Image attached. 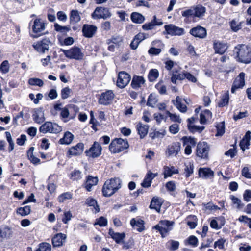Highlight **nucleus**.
Here are the masks:
<instances>
[{"mask_svg":"<svg viewBox=\"0 0 251 251\" xmlns=\"http://www.w3.org/2000/svg\"><path fill=\"white\" fill-rule=\"evenodd\" d=\"M130 224L133 228L136 227V230L139 232L143 231L145 229V221L139 219L136 220L135 218H132L130 221Z\"/></svg>","mask_w":251,"mask_h":251,"instance_id":"obj_32","label":"nucleus"},{"mask_svg":"<svg viewBox=\"0 0 251 251\" xmlns=\"http://www.w3.org/2000/svg\"><path fill=\"white\" fill-rule=\"evenodd\" d=\"M202 206L203 207V210L206 211L207 210H219L220 209V208L218 207L217 205L213 204L211 202H209L206 203H202Z\"/></svg>","mask_w":251,"mask_h":251,"instance_id":"obj_51","label":"nucleus"},{"mask_svg":"<svg viewBox=\"0 0 251 251\" xmlns=\"http://www.w3.org/2000/svg\"><path fill=\"white\" fill-rule=\"evenodd\" d=\"M97 31V27L93 25L84 24L82 28V35L88 38H92Z\"/></svg>","mask_w":251,"mask_h":251,"instance_id":"obj_20","label":"nucleus"},{"mask_svg":"<svg viewBox=\"0 0 251 251\" xmlns=\"http://www.w3.org/2000/svg\"><path fill=\"white\" fill-rule=\"evenodd\" d=\"M216 136H222L225 133V125L224 122H221L216 126Z\"/></svg>","mask_w":251,"mask_h":251,"instance_id":"obj_53","label":"nucleus"},{"mask_svg":"<svg viewBox=\"0 0 251 251\" xmlns=\"http://www.w3.org/2000/svg\"><path fill=\"white\" fill-rule=\"evenodd\" d=\"M158 176V173H153L150 170L147 172L141 185L143 188H149L151 186L152 180Z\"/></svg>","mask_w":251,"mask_h":251,"instance_id":"obj_27","label":"nucleus"},{"mask_svg":"<svg viewBox=\"0 0 251 251\" xmlns=\"http://www.w3.org/2000/svg\"><path fill=\"white\" fill-rule=\"evenodd\" d=\"M31 212V207L29 205L25 206L23 207H18L16 210V212L22 216H25L30 214Z\"/></svg>","mask_w":251,"mask_h":251,"instance_id":"obj_47","label":"nucleus"},{"mask_svg":"<svg viewBox=\"0 0 251 251\" xmlns=\"http://www.w3.org/2000/svg\"><path fill=\"white\" fill-rule=\"evenodd\" d=\"M74 138V135L69 131H66L63 137L60 138L58 143L61 145H69Z\"/></svg>","mask_w":251,"mask_h":251,"instance_id":"obj_35","label":"nucleus"},{"mask_svg":"<svg viewBox=\"0 0 251 251\" xmlns=\"http://www.w3.org/2000/svg\"><path fill=\"white\" fill-rule=\"evenodd\" d=\"M233 51L238 62L245 64L251 62V47L249 46L244 44H238L234 47Z\"/></svg>","mask_w":251,"mask_h":251,"instance_id":"obj_4","label":"nucleus"},{"mask_svg":"<svg viewBox=\"0 0 251 251\" xmlns=\"http://www.w3.org/2000/svg\"><path fill=\"white\" fill-rule=\"evenodd\" d=\"M47 23L41 18L32 19L29 23L28 28L30 29V36L33 38H37L44 35Z\"/></svg>","mask_w":251,"mask_h":251,"instance_id":"obj_3","label":"nucleus"},{"mask_svg":"<svg viewBox=\"0 0 251 251\" xmlns=\"http://www.w3.org/2000/svg\"><path fill=\"white\" fill-rule=\"evenodd\" d=\"M122 186V180L119 177H114L107 179L101 189L102 196L110 197L113 196L121 188Z\"/></svg>","mask_w":251,"mask_h":251,"instance_id":"obj_2","label":"nucleus"},{"mask_svg":"<svg viewBox=\"0 0 251 251\" xmlns=\"http://www.w3.org/2000/svg\"><path fill=\"white\" fill-rule=\"evenodd\" d=\"M130 80L131 76L129 74L125 71H121L118 75L117 86L120 88H124L128 85Z\"/></svg>","mask_w":251,"mask_h":251,"instance_id":"obj_17","label":"nucleus"},{"mask_svg":"<svg viewBox=\"0 0 251 251\" xmlns=\"http://www.w3.org/2000/svg\"><path fill=\"white\" fill-rule=\"evenodd\" d=\"M163 203V200L158 197H153L151 200L149 208L155 210L157 213H160L161 207Z\"/></svg>","mask_w":251,"mask_h":251,"instance_id":"obj_26","label":"nucleus"},{"mask_svg":"<svg viewBox=\"0 0 251 251\" xmlns=\"http://www.w3.org/2000/svg\"><path fill=\"white\" fill-rule=\"evenodd\" d=\"M69 177L73 181H78L82 178V173L79 170L75 169L69 174Z\"/></svg>","mask_w":251,"mask_h":251,"instance_id":"obj_45","label":"nucleus"},{"mask_svg":"<svg viewBox=\"0 0 251 251\" xmlns=\"http://www.w3.org/2000/svg\"><path fill=\"white\" fill-rule=\"evenodd\" d=\"M39 130L40 132L43 134L47 133L57 134L62 131V127L56 123L47 121L40 126Z\"/></svg>","mask_w":251,"mask_h":251,"instance_id":"obj_10","label":"nucleus"},{"mask_svg":"<svg viewBox=\"0 0 251 251\" xmlns=\"http://www.w3.org/2000/svg\"><path fill=\"white\" fill-rule=\"evenodd\" d=\"M60 51L63 52L65 57L70 59L81 60L84 57L81 49L77 46H74L69 50L60 49Z\"/></svg>","mask_w":251,"mask_h":251,"instance_id":"obj_8","label":"nucleus"},{"mask_svg":"<svg viewBox=\"0 0 251 251\" xmlns=\"http://www.w3.org/2000/svg\"><path fill=\"white\" fill-rule=\"evenodd\" d=\"M108 222L106 218L101 216L96 219V221L94 224V225H99L100 227H104L107 225Z\"/></svg>","mask_w":251,"mask_h":251,"instance_id":"obj_58","label":"nucleus"},{"mask_svg":"<svg viewBox=\"0 0 251 251\" xmlns=\"http://www.w3.org/2000/svg\"><path fill=\"white\" fill-rule=\"evenodd\" d=\"M245 74L244 72H241L235 78L231 88V92L232 93H234L238 89L241 88L245 85Z\"/></svg>","mask_w":251,"mask_h":251,"instance_id":"obj_23","label":"nucleus"},{"mask_svg":"<svg viewBox=\"0 0 251 251\" xmlns=\"http://www.w3.org/2000/svg\"><path fill=\"white\" fill-rule=\"evenodd\" d=\"M130 19L131 21L135 24H142L145 19L142 14L136 12H133L131 14Z\"/></svg>","mask_w":251,"mask_h":251,"instance_id":"obj_39","label":"nucleus"},{"mask_svg":"<svg viewBox=\"0 0 251 251\" xmlns=\"http://www.w3.org/2000/svg\"><path fill=\"white\" fill-rule=\"evenodd\" d=\"M229 94L228 92L224 93L222 96L221 99L218 103V106L219 107H224L227 105L229 103Z\"/></svg>","mask_w":251,"mask_h":251,"instance_id":"obj_48","label":"nucleus"},{"mask_svg":"<svg viewBox=\"0 0 251 251\" xmlns=\"http://www.w3.org/2000/svg\"><path fill=\"white\" fill-rule=\"evenodd\" d=\"M34 150V147H31L27 151V156L28 159L30 160V162L33 164L36 165L40 164V159L35 157L33 155V151Z\"/></svg>","mask_w":251,"mask_h":251,"instance_id":"obj_37","label":"nucleus"},{"mask_svg":"<svg viewBox=\"0 0 251 251\" xmlns=\"http://www.w3.org/2000/svg\"><path fill=\"white\" fill-rule=\"evenodd\" d=\"M145 83V80L142 76L134 75L131 83V87L135 90L141 88Z\"/></svg>","mask_w":251,"mask_h":251,"instance_id":"obj_30","label":"nucleus"},{"mask_svg":"<svg viewBox=\"0 0 251 251\" xmlns=\"http://www.w3.org/2000/svg\"><path fill=\"white\" fill-rule=\"evenodd\" d=\"M52 43L48 37H44L33 43L32 46L34 50L39 54H43L48 52Z\"/></svg>","mask_w":251,"mask_h":251,"instance_id":"obj_7","label":"nucleus"},{"mask_svg":"<svg viewBox=\"0 0 251 251\" xmlns=\"http://www.w3.org/2000/svg\"><path fill=\"white\" fill-rule=\"evenodd\" d=\"M54 29L57 32H60L62 33H66L69 32L71 29L69 26H61L57 23L54 24Z\"/></svg>","mask_w":251,"mask_h":251,"instance_id":"obj_56","label":"nucleus"},{"mask_svg":"<svg viewBox=\"0 0 251 251\" xmlns=\"http://www.w3.org/2000/svg\"><path fill=\"white\" fill-rule=\"evenodd\" d=\"M12 231L11 227L6 226L3 228H0V237L1 238H8L12 235Z\"/></svg>","mask_w":251,"mask_h":251,"instance_id":"obj_42","label":"nucleus"},{"mask_svg":"<svg viewBox=\"0 0 251 251\" xmlns=\"http://www.w3.org/2000/svg\"><path fill=\"white\" fill-rule=\"evenodd\" d=\"M90 120L89 121V123L92 124L91 127L95 131H98V128H97V126H100L99 122L95 119L94 114L93 111H91L90 112Z\"/></svg>","mask_w":251,"mask_h":251,"instance_id":"obj_55","label":"nucleus"},{"mask_svg":"<svg viewBox=\"0 0 251 251\" xmlns=\"http://www.w3.org/2000/svg\"><path fill=\"white\" fill-rule=\"evenodd\" d=\"M204 128L205 127L203 126H200L195 125L189 126V127H188L189 131L192 133H194L196 132L201 133Z\"/></svg>","mask_w":251,"mask_h":251,"instance_id":"obj_60","label":"nucleus"},{"mask_svg":"<svg viewBox=\"0 0 251 251\" xmlns=\"http://www.w3.org/2000/svg\"><path fill=\"white\" fill-rule=\"evenodd\" d=\"M212 113L210 110L205 109L201 111L200 115V123L202 125L207 124V121L211 119Z\"/></svg>","mask_w":251,"mask_h":251,"instance_id":"obj_33","label":"nucleus"},{"mask_svg":"<svg viewBox=\"0 0 251 251\" xmlns=\"http://www.w3.org/2000/svg\"><path fill=\"white\" fill-rule=\"evenodd\" d=\"M162 24L163 22L162 21H157L156 16L154 15L151 22L144 24L142 27L144 30H149L152 29L155 25H161Z\"/></svg>","mask_w":251,"mask_h":251,"instance_id":"obj_34","label":"nucleus"},{"mask_svg":"<svg viewBox=\"0 0 251 251\" xmlns=\"http://www.w3.org/2000/svg\"><path fill=\"white\" fill-rule=\"evenodd\" d=\"M108 234L117 244H121L123 242V240L126 237L125 232H115L112 228L109 229Z\"/></svg>","mask_w":251,"mask_h":251,"instance_id":"obj_29","label":"nucleus"},{"mask_svg":"<svg viewBox=\"0 0 251 251\" xmlns=\"http://www.w3.org/2000/svg\"><path fill=\"white\" fill-rule=\"evenodd\" d=\"M81 20L79 13L77 10H72L70 14V24H75L79 22Z\"/></svg>","mask_w":251,"mask_h":251,"instance_id":"obj_41","label":"nucleus"},{"mask_svg":"<svg viewBox=\"0 0 251 251\" xmlns=\"http://www.w3.org/2000/svg\"><path fill=\"white\" fill-rule=\"evenodd\" d=\"M111 15L109 8L104 7H97L91 14V17L93 19H106L110 18Z\"/></svg>","mask_w":251,"mask_h":251,"instance_id":"obj_12","label":"nucleus"},{"mask_svg":"<svg viewBox=\"0 0 251 251\" xmlns=\"http://www.w3.org/2000/svg\"><path fill=\"white\" fill-rule=\"evenodd\" d=\"M159 75V72L156 69H151L149 71L148 78L150 82H153L156 80Z\"/></svg>","mask_w":251,"mask_h":251,"instance_id":"obj_44","label":"nucleus"},{"mask_svg":"<svg viewBox=\"0 0 251 251\" xmlns=\"http://www.w3.org/2000/svg\"><path fill=\"white\" fill-rule=\"evenodd\" d=\"M205 12L206 8L202 5L199 4L181 11V15L184 18V22L189 24L196 23L200 19H202Z\"/></svg>","mask_w":251,"mask_h":251,"instance_id":"obj_1","label":"nucleus"},{"mask_svg":"<svg viewBox=\"0 0 251 251\" xmlns=\"http://www.w3.org/2000/svg\"><path fill=\"white\" fill-rule=\"evenodd\" d=\"M28 84L32 86H38L41 87L44 84L43 81L38 78H31L28 80Z\"/></svg>","mask_w":251,"mask_h":251,"instance_id":"obj_57","label":"nucleus"},{"mask_svg":"<svg viewBox=\"0 0 251 251\" xmlns=\"http://www.w3.org/2000/svg\"><path fill=\"white\" fill-rule=\"evenodd\" d=\"M114 96L112 90H106L105 92L101 93L98 99V102L99 104L103 105H109L112 102Z\"/></svg>","mask_w":251,"mask_h":251,"instance_id":"obj_16","label":"nucleus"},{"mask_svg":"<svg viewBox=\"0 0 251 251\" xmlns=\"http://www.w3.org/2000/svg\"><path fill=\"white\" fill-rule=\"evenodd\" d=\"M165 130H163L162 132H160L154 130L153 131L149 133V137L152 140L156 138H163L165 136Z\"/></svg>","mask_w":251,"mask_h":251,"instance_id":"obj_54","label":"nucleus"},{"mask_svg":"<svg viewBox=\"0 0 251 251\" xmlns=\"http://www.w3.org/2000/svg\"><path fill=\"white\" fill-rule=\"evenodd\" d=\"M198 176L204 179L212 178L214 176V172L210 168H200L198 170Z\"/></svg>","mask_w":251,"mask_h":251,"instance_id":"obj_28","label":"nucleus"},{"mask_svg":"<svg viewBox=\"0 0 251 251\" xmlns=\"http://www.w3.org/2000/svg\"><path fill=\"white\" fill-rule=\"evenodd\" d=\"M32 118L34 121L37 124H41L44 122L45 118L44 108L39 107L34 109L32 114Z\"/></svg>","mask_w":251,"mask_h":251,"instance_id":"obj_24","label":"nucleus"},{"mask_svg":"<svg viewBox=\"0 0 251 251\" xmlns=\"http://www.w3.org/2000/svg\"><path fill=\"white\" fill-rule=\"evenodd\" d=\"M69 109L71 110L70 119H74L75 117L76 113L79 111V108L77 106L74 104L67 105L61 110L60 117L61 118L65 119L69 117L70 115Z\"/></svg>","mask_w":251,"mask_h":251,"instance_id":"obj_13","label":"nucleus"},{"mask_svg":"<svg viewBox=\"0 0 251 251\" xmlns=\"http://www.w3.org/2000/svg\"><path fill=\"white\" fill-rule=\"evenodd\" d=\"M84 144L82 142H79L76 145L71 147L67 151L66 156L70 158L73 156H80L83 152Z\"/></svg>","mask_w":251,"mask_h":251,"instance_id":"obj_14","label":"nucleus"},{"mask_svg":"<svg viewBox=\"0 0 251 251\" xmlns=\"http://www.w3.org/2000/svg\"><path fill=\"white\" fill-rule=\"evenodd\" d=\"M101 145L99 142L95 141L89 149L85 150L84 153L85 155L88 157L96 158L101 154Z\"/></svg>","mask_w":251,"mask_h":251,"instance_id":"obj_11","label":"nucleus"},{"mask_svg":"<svg viewBox=\"0 0 251 251\" xmlns=\"http://www.w3.org/2000/svg\"><path fill=\"white\" fill-rule=\"evenodd\" d=\"M98 181L99 179L97 176L88 175L86 176V179L82 186L83 188H85L87 191L90 192L92 191V187L97 185Z\"/></svg>","mask_w":251,"mask_h":251,"instance_id":"obj_22","label":"nucleus"},{"mask_svg":"<svg viewBox=\"0 0 251 251\" xmlns=\"http://www.w3.org/2000/svg\"><path fill=\"white\" fill-rule=\"evenodd\" d=\"M238 220L240 222H244L245 223H247L249 228L251 229V218H249L247 216L242 215L239 217Z\"/></svg>","mask_w":251,"mask_h":251,"instance_id":"obj_64","label":"nucleus"},{"mask_svg":"<svg viewBox=\"0 0 251 251\" xmlns=\"http://www.w3.org/2000/svg\"><path fill=\"white\" fill-rule=\"evenodd\" d=\"M229 46L227 43L218 40H214L213 48L216 54L223 55L228 50Z\"/></svg>","mask_w":251,"mask_h":251,"instance_id":"obj_19","label":"nucleus"},{"mask_svg":"<svg viewBox=\"0 0 251 251\" xmlns=\"http://www.w3.org/2000/svg\"><path fill=\"white\" fill-rule=\"evenodd\" d=\"M226 240L223 238H220L217 241H215L214 244V248L215 249L218 248L220 250L225 249V243Z\"/></svg>","mask_w":251,"mask_h":251,"instance_id":"obj_61","label":"nucleus"},{"mask_svg":"<svg viewBox=\"0 0 251 251\" xmlns=\"http://www.w3.org/2000/svg\"><path fill=\"white\" fill-rule=\"evenodd\" d=\"M128 148L127 140L121 138L113 139L109 145V151L113 153L121 152Z\"/></svg>","mask_w":251,"mask_h":251,"instance_id":"obj_5","label":"nucleus"},{"mask_svg":"<svg viewBox=\"0 0 251 251\" xmlns=\"http://www.w3.org/2000/svg\"><path fill=\"white\" fill-rule=\"evenodd\" d=\"M163 82L162 80L159 81L155 85V88L158 90L159 94L161 95L166 94V87L165 85L163 84Z\"/></svg>","mask_w":251,"mask_h":251,"instance_id":"obj_52","label":"nucleus"},{"mask_svg":"<svg viewBox=\"0 0 251 251\" xmlns=\"http://www.w3.org/2000/svg\"><path fill=\"white\" fill-rule=\"evenodd\" d=\"M194 170V165L193 164H189V166H186L184 168V174L186 178H188L191 176V175L193 173Z\"/></svg>","mask_w":251,"mask_h":251,"instance_id":"obj_62","label":"nucleus"},{"mask_svg":"<svg viewBox=\"0 0 251 251\" xmlns=\"http://www.w3.org/2000/svg\"><path fill=\"white\" fill-rule=\"evenodd\" d=\"M189 33L192 36L200 39H203L207 35L206 29L201 25H197L192 28L190 30Z\"/></svg>","mask_w":251,"mask_h":251,"instance_id":"obj_21","label":"nucleus"},{"mask_svg":"<svg viewBox=\"0 0 251 251\" xmlns=\"http://www.w3.org/2000/svg\"><path fill=\"white\" fill-rule=\"evenodd\" d=\"M183 145L186 146L184 149V153L186 155H189L192 153L191 146L194 147L196 145L197 139L191 136H184L181 139Z\"/></svg>","mask_w":251,"mask_h":251,"instance_id":"obj_15","label":"nucleus"},{"mask_svg":"<svg viewBox=\"0 0 251 251\" xmlns=\"http://www.w3.org/2000/svg\"><path fill=\"white\" fill-rule=\"evenodd\" d=\"M169 155H177L180 151V143L179 142H173L167 148Z\"/></svg>","mask_w":251,"mask_h":251,"instance_id":"obj_36","label":"nucleus"},{"mask_svg":"<svg viewBox=\"0 0 251 251\" xmlns=\"http://www.w3.org/2000/svg\"><path fill=\"white\" fill-rule=\"evenodd\" d=\"M149 126L147 125H143L141 122H139L136 126V129L140 139L145 138L148 134Z\"/></svg>","mask_w":251,"mask_h":251,"instance_id":"obj_31","label":"nucleus"},{"mask_svg":"<svg viewBox=\"0 0 251 251\" xmlns=\"http://www.w3.org/2000/svg\"><path fill=\"white\" fill-rule=\"evenodd\" d=\"M195 154L197 157L201 159L208 160L210 147L206 142H199L197 143Z\"/></svg>","mask_w":251,"mask_h":251,"instance_id":"obj_9","label":"nucleus"},{"mask_svg":"<svg viewBox=\"0 0 251 251\" xmlns=\"http://www.w3.org/2000/svg\"><path fill=\"white\" fill-rule=\"evenodd\" d=\"M66 235L62 233H58L54 235L51 239V243L53 248L62 246L66 239Z\"/></svg>","mask_w":251,"mask_h":251,"instance_id":"obj_25","label":"nucleus"},{"mask_svg":"<svg viewBox=\"0 0 251 251\" xmlns=\"http://www.w3.org/2000/svg\"><path fill=\"white\" fill-rule=\"evenodd\" d=\"M172 102L180 112L185 113L187 111V107L185 104L181 102V100L179 96H177L175 100H172Z\"/></svg>","mask_w":251,"mask_h":251,"instance_id":"obj_38","label":"nucleus"},{"mask_svg":"<svg viewBox=\"0 0 251 251\" xmlns=\"http://www.w3.org/2000/svg\"><path fill=\"white\" fill-rule=\"evenodd\" d=\"M122 243L123 244L122 248L123 249L127 250L133 247L134 246V240L132 237H131L126 242L124 240L123 242Z\"/></svg>","mask_w":251,"mask_h":251,"instance_id":"obj_59","label":"nucleus"},{"mask_svg":"<svg viewBox=\"0 0 251 251\" xmlns=\"http://www.w3.org/2000/svg\"><path fill=\"white\" fill-rule=\"evenodd\" d=\"M174 222L168 220H161L158 224L152 227V230H156L159 232L162 238H165L172 230L171 226Z\"/></svg>","mask_w":251,"mask_h":251,"instance_id":"obj_6","label":"nucleus"},{"mask_svg":"<svg viewBox=\"0 0 251 251\" xmlns=\"http://www.w3.org/2000/svg\"><path fill=\"white\" fill-rule=\"evenodd\" d=\"M164 29L166 33L171 36H181L185 33L184 28L177 26L173 24L165 25Z\"/></svg>","mask_w":251,"mask_h":251,"instance_id":"obj_18","label":"nucleus"},{"mask_svg":"<svg viewBox=\"0 0 251 251\" xmlns=\"http://www.w3.org/2000/svg\"><path fill=\"white\" fill-rule=\"evenodd\" d=\"M230 199L232 201L233 203L237 205L236 207L238 209H241L244 206V204L241 202V201L235 196L231 195Z\"/></svg>","mask_w":251,"mask_h":251,"instance_id":"obj_63","label":"nucleus"},{"mask_svg":"<svg viewBox=\"0 0 251 251\" xmlns=\"http://www.w3.org/2000/svg\"><path fill=\"white\" fill-rule=\"evenodd\" d=\"M164 169V175L165 178H166L168 177H171L173 174H176L178 173V170L177 169H175L174 167L170 168L169 167L165 166Z\"/></svg>","mask_w":251,"mask_h":251,"instance_id":"obj_46","label":"nucleus"},{"mask_svg":"<svg viewBox=\"0 0 251 251\" xmlns=\"http://www.w3.org/2000/svg\"><path fill=\"white\" fill-rule=\"evenodd\" d=\"M72 198V194L70 192L63 193L58 196L57 198L58 201L59 203H62L65 201L71 199Z\"/></svg>","mask_w":251,"mask_h":251,"instance_id":"obj_50","label":"nucleus"},{"mask_svg":"<svg viewBox=\"0 0 251 251\" xmlns=\"http://www.w3.org/2000/svg\"><path fill=\"white\" fill-rule=\"evenodd\" d=\"M187 224L191 229L195 228L197 225L198 219L197 216L194 215H190L187 217Z\"/></svg>","mask_w":251,"mask_h":251,"instance_id":"obj_43","label":"nucleus"},{"mask_svg":"<svg viewBox=\"0 0 251 251\" xmlns=\"http://www.w3.org/2000/svg\"><path fill=\"white\" fill-rule=\"evenodd\" d=\"M199 243L198 238L194 235H191L185 240V244L189 245L192 247H196Z\"/></svg>","mask_w":251,"mask_h":251,"instance_id":"obj_49","label":"nucleus"},{"mask_svg":"<svg viewBox=\"0 0 251 251\" xmlns=\"http://www.w3.org/2000/svg\"><path fill=\"white\" fill-rule=\"evenodd\" d=\"M85 204L87 206L93 207L94 209L95 210V213H98L100 210L97 200L92 197H90L87 198L85 201Z\"/></svg>","mask_w":251,"mask_h":251,"instance_id":"obj_40","label":"nucleus"}]
</instances>
